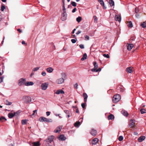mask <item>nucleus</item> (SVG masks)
I'll list each match as a JSON object with an SVG mask.
<instances>
[{
    "label": "nucleus",
    "instance_id": "nucleus-9",
    "mask_svg": "<svg viewBox=\"0 0 146 146\" xmlns=\"http://www.w3.org/2000/svg\"><path fill=\"white\" fill-rule=\"evenodd\" d=\"M67 14L66 13H63L61 17V20L62 21H64L67 19Z\"/></svg>",
    "mask_w": 146,
    "mask_h": 146
},
{
    "label": "nucleus",
    "instance_id": "nucleus-50",
    "mask_svg": "<svg viewBox=\"0 0 146 146\" xmlns=\"http://www.w3.org/2000/svg\"><path fill=\"white\" fill-rule=\"evenodd\" d=\"M4 78V77L3 76H1L0 78V82L1 83L3 82V80Z\"/></svg>",
    "mask_w": 146,
    "mask_h": 146
},
{
    "label": "nucleus",
    "instance_id": "nucleus-20",
    "mask_svg": "<svg viewBox=\"0 0 146 146\" xmlns=\"http://www.w3.org/2000/svg\"><path fill=\"white\" fill-rule=\"evenodd\" d=\"M133 47V45L132 44H129L127 46V49L128 50H130Z\"/></svg>",
    "mask_w": 146,
    "mask_h": 146
},
{
    "label": "nucleus",
    "instance_id": "nucleus-17",
    "mask_svg": "<svg viewBox=\"0 0 146 146\" xmlns=\"http://www.w3.org/2000/svg\"><path fill=\"white\" fill-rule=\"evenodd\" d=\"M126 70V72L128 73H131L132 72V68L131 67L127 68Z\"/></svg>",
    "mask_w": 146,
    "mask_h": 146
},
{
    "label": "nucleus",
    "instance_id": "nucleus-19",
    "mask_svg": "<svg viewBox=\"0 0 146 146\" xmlns=\"http://www.w3.org/2000/svg\"><path fill=\"white\" fill-rule=\"evenodd\" d=\"M145 138V137L144 136H141L139 137L138 139L139 142H141L144 140Z\"/></svg>",
    "mask_w": 146,
    "mask_h": 146
},
{
    "label": "nucleus",
    "instance_id": "nucleus-55",
    "mask_svg": "<svg viewBox=\"0 0 146 146\" xmlns=\"http://www.w3.org/2000/svg\"><path fill=\"white\" fill-rule=\"evenodd\" d=\"M37 111V110H35L33 111V114H32L31 115L33 116V115H34L35 113L36 114H37V112H36Z\"/></svg>",
    "mask_w": 146,
    "mask_h": 146
},
{
    "label": "nucleus",
    "instance_id": "nucleus-25",
    "mask_svg": "<svg viewBox=\"0 0 146 146\" xmlns=\"http://www.w3.org/2000/svg\"><path fill=\"white\" fill-rule=\"evenodd\" d=\"M83 96L85 102H86L87 101V98H88V95L86 93H84L83 94Z\"/></svg>",
    "mask_w": 146,
    "mask_h": 146
},
{
    "label": "nucleus",
    "instance_id": "nucleus-40",
    "mask_svg": "<svg viewBox=\"0 0 146 146\" xmlns=\"http://www.w3.org/2000/svg\"><path fill=\"white\" fill-rule=\"evenodd\" d=\"M103 55L104 57L107 58H109L110 57L109 56L108 54H104Z\"/></svg>",
    "mask_w": 146,
    "mask_h": 146
},
{
    "label": "nucleus",
    "instance_id": "nucleus-53",
    "mask_svg": "<svg viewBox=\"0 0 146 146\" xmlns=\"http://www.w3.org/2000/svg\"><path fill=\"white\" fill-rule=\"evenodd\" d=\"M139 11V9L137 8H135V13H138Z\"/></svg>",
    "mask_w": 146,
    "mask_h": 146
},
{
    "label": "nucleus",
    "instance_id": "nucleus-61",
    "mask_svg": "<svg viewBox=\"0 0 146 146\" xmlns=\"http://www.w3.org/2000/svg\"><path fill=\"white\" fill-rule=\"evenodd\" d=\"M22 43L23 44H26V45H27V44L25 43V42L24 41H23L22 42Z\"/></svg>",
    "mask_w": 146,
    "mask_h": 146
},
{
    "label": "nucleus",
    "instance_id": "nucleus-48",
    "mask_svg": "<svg viewBox=\"0 0 146 146\" xmlns=\"http://www.w3.org/2000/svg\"><path fill=\"white\" fill-rule=\"evenodd\" d=\"M61 75H62V76L64 78H65L66 76L65 73L64 72L62 73H61Z\"/></svg>",
    "mask_w": 146,
    "mask_h": 146
},
{
    "label": "nucleus",
    "instance_id": "nucleus-35",
    "mask_svg": "<svg viewBox=\"0 0 146 146\" xmlns=\"http://www.w3.org/2000/svg\"><path fill=\"white\" fill-rule=\"evenodd\" d=\"M140 111L141 114H143L146 113V110L144 109H141Z\"/></svg>",
    "mask_w": 146,
    "mask_h": 146
},
{
    "label": "nucleus",
    "instance_id": "nucleus-31",
    "mask_svg": "<svg viewBox=\"0 0 146 146\" xmlns=\"http://www.w3.org/2000/svg\"><path fill=\"white\" fill-rule=\"evenodd\" d=\"M141 26L143 28H145L146 27V22H143V23L141 24Z\"/></svg>",
    "mask_w": 146,
    "mask_h": 146
},
{
    "label": "nucleus",
    "instance_id": "nucleus-44",
    "mask_svg": "<svg viewBox=\"0 0 146 146\" xmlns=\"http://www.w3.org/2000/svg\"><path fill=\"white\" fill-rule=\"evenodd\" d=\"M77 40L76 38V39H72L71 40V41L73 43H75L76 42Z\"/></svg>",
    "mask_w": 146,
    "mask_h": 146
},
{
    "label": "nucleus",
    "instance_id": "nucleus-14",
    "mask_svg": "<svg viewBox=\"0 0 146 146\" xmlns=\"http://www.w3.org/2000/svg\"><path fill=\"white\" fill-rule=\"evenodd\" d=\"M34 84V83L32 82H26L25 85L26 86H33Z\"/></svg>",
    "mask_w": 146,
    "mask_h": 146
},
{
    "label": "nucleus",
    "instance_id": "nucleus-23",
    "mask_svg": "<svg viewBox=\"0 0 146 146\" xmlns=\"http://www.w3.org/2000/svg\"><path fill=\"white\" fill-rule=\"evenodd\" d=\"M109 3L111 7H112L114 5V2L113 0H108Z\"/></svg>",
    "mask_w": 146,
    "mask_h": 146
},
{
    "label": "nucleus",
    "instance_id": "nucleus-52",
    "mask_svg": "<svg viewBox=\"0 0 146 146\" xmlns=\"http://www.w3.org/2000/svg\"><path fill=\"white\" fill-rule=\"evenodd\" d=\"M79 46L81 49H83L84 48V45L83 44H80L79 45Z\"/></svg>",
    "mask_w": 146,
    "mask_h": 146
},
{
    "label": "nucleus",
    "instance_id": "nucleus-41",
    "mask_svg": "<svg viewBox=\"0 0 146 146\" xmlns=\"http://www.w3.org/2000/svg\"><path fill=\"white\" fill-rule=\"evenodd\" d=\"M39 68H40L39 67L35 68L33 69V71H35V72L36 71H37L38 70H39Z\"/></svg>",
    "mask_w": 146,
    "mask_h": 146
},
{
    "label": "nucleus",
    "instance_id": "nucleus-16",
    "mask_svg": "<svg viewBox=\"0 0 146 146\" xmlns=\"http://www.w3.org/2000/svg\"><path fill=\"white\" fill-rule=\"evenodd\" d=\"M15 115H16L15 113L13 111H12L10 112V118H12L14 116H15Z\"/></svg>",
    "mask_w": 146,
    "mask_h": 146
},
{
    "label": "nucleus",
    "instance_id": "nucleus-1",
    "mask_svg": "<svg viewBox=\"0 0 146 146\" xmlns=\"http://www.w3.org/2000/svg\"><path fill=\"white\" fill-rule=\"evenodd\" d=\"M54 136L52 135L49 137L48 138L44 141V143L46 146H54L53 139Z\"/></svg>",
    "mask_w": 146,
    "mask_h": 146
},
{
    "label": "nucleus",
    "instance_id": "nucleus-38",
    "mask_svg": "<svg viewBox=\"0 0 146 146\" xmlns=\"http://www.w3.org/2000/svg\"><path fill=\"white\" fill-rule=\"evenodd\" d=\"M97 70V69H96V68L94 67V68H93V69H92L91 70L93 72H98V70Z\"/></svg>",
    "mask_w": 146,
    "mask_h": 146
},
{
    "label": "nucleus",
    "instance_id": "nucleus-12",
    "mask_svg": "<svg viewBox=\"0 0 146 146\" xmlns=\"http://www.w3.org/2000/svg\"><path fill=\"white\" fill-rule=\"evenodd\" d=\"M115 19L116 21H118L119 22H120L121 21V17L119 15H115Z\"/></svg>",
    "mask_w": 146,
    "mask_h": 146
},
{
    "label": "nucleus",
    "instance_id": "nucleus-13",
    "mask_svg": "<svg viewBox=\"0 0 146 146\" xmlns=\"http://www.w3.org/2000/svg\"><path fill=\"white\" fill-rule=\"evenodd\" d=\"M58 139L61 141H64L66 140V137L63 135H61L58 138Z\"/></svg>",
    "mask_w": 146,
    "mask_h": 146
},
{
    "label": "nucleus",
    "instance_id": "nucleus-62",
    "mask_svg": "<svg viewBox=\"0 0 146 146\" xmlns=\"http://www.w3.org/2000/svg\"><path fill=\"white\" fill-rule=\"evenodd\" d=\"M76 30V29H73L72 31V33L74 34L75 33V31Z\"/></svg>",
    "mask_w": 146,
    "mask_h": 146
},
{
    "label": "nucleus",
    "instance_id": "nucleus-49",
    "mask_svg": "<svg viewBox=\"0 0 146 146\" xmlns=\"http://www.w3.org/2000/svg\"><path fill=\"white\" fill-rule=\"evenodd\" d=\"M85 40H89V36H87V35L85 36Z\"/></svg>",
    "mask_w": 146,
    "mask_h": 146
},
{
    "label": "nucleus",
    "instance_id": "nucleus-30",
    "mask_svg": "<svg viewBox=\"0 0 146 146\" xmlns=\"http://www.w3.org/2000/svg\"><path fill=\"white\" fill-rule=\"evenodd\" d=\"M34 146H38L40 145L39 142H34L33 143Z\"/></svg>",
    "mask_w": 146,
    "mask_h": 146
},
{
    "label": "nucleus",
    "instance_id": "nucleus-39",
    "mask_svg": "<svg viewBox=\"0 0 146 146\" xmlns=\"http://www.w3.org/2000/svg\"><path fill=\"white\" fill-rule=\"evenodd\" d=\"M5 6L4 5H2L1 7V11H3L5 9Z\"/></svg>",
    "mask_w": 146,
    "mask_h": 146
},
{
    "label": "nucleus",
    "instance_id": "nucleus-10",
    "mask_svg": "<svg viewBox=\"0 0 146 146\" xmlns=\"http://www.w3.org/2000/svg\"><path fill=\"white\" fill-rule=\"evenodd\" d=\"M90 133L92 135L95 136L97 134V131L96 130L92 129L91 130Z\"/></svg>",
    "mask_w": 146,
    "mask_h": 146
},
{
    "label": "nucleus",
    "instance_id": "nucleus-60",
    "mask_svg": "<svg viewBox=\"0 0 146 146\" xmlns=\"http://www.w3.org/2000/svg\"><path fill=\"white\" fill-rule=\"evenodd\" d=\"M5 103L6 105H9V102L7 101V100H6Z\"/></svg>",
    "mask_w": 146,
    "mask_h": 146
},
{
    "label": "nucleus",
    "instance_id": "nucleus-64",
    "mask_svg": "<svg viewBox=\"0 0 146 146\" xmlns=\"http://www.w3.org/2000/svg\"><path fill=\"white\" fill-rule=\"evenodd\" d=\"M97 70H98V72H100L101 71V69L100 68H99L98 69H97Z\"/></svg>",
    "mask_w": 146,
    "mask_h": 146
},
{
    "label": "nucleus",
    "instance_id": "nucleus-37",
    "mask_svg": "<svg viewBox=\"0 0 146 146\" xmlns=\"http://www.w3.org/2000/svg\"><path fill=\"white\" fill-rule=\"evenodd\" d=\"M3 120H5V121H6L7 119L5 118L4 117L2 116L0 117V121H3Z\"/></svg>",
    "mask_w": 146,
    "mask_h": 146
},
{
    "label": "nucleus",
    "instance_id": "nucleus-7",
    "mask_svg": "<svg viewBox=\"0 0 146 146\" xmlns=\"http://www.w3.org/2000/svg\"><path fill=\"white\" fill-rule=\"evenodd\" d=\"M135 121L134 120H133L132 119L130 120L129 125L132 128H134L135 126Z\"/></svg>",
    "mask_w": 146,
    "mask_h": 146
},
{
    "label": "nucleus",
    "instance_id": "nucleus-3",
    "mask_svg": "<svg viewBox=\"0 0 146 146\" xmlns=\"http://www.w3.org/2000/svg\"><path fill=\"white\" fill-rule=\"evenodd\" d=\"M121 99V97L119 94H117L113 96L112 99L114 103H116L118 102Z\"/></svg>",
    "mask_w": 146,
    "mask_h": 146
},
{
    "label": "nucleus",
    "instance_id": "nucleus-27",
    "mask_svg": "<svg viewBox=\"0 0 146 146\" xmlns=\"http://www.w3.org/2000/svg\"><path fill=\"white\" fill-rule=\"evenodd\" d=\"M121 113L124 116H127L128 115L127 112L125 110H122L121 111Z\"/></svg>",
    "mask_w": 146,
    "mask_h": 146
},
{
    "label": "nucleus",
    "instance_id": "nucleus-21",
    "mask_svg": "<svg viewBox=\"0 0 146 146\" xmlns=\"http://www.w3.org/2000/svg\"><path fill=\"white\" fill-rule=\"evenodd\" d=\"M53 68L51 67H48L47 68L46 71H47L49 73H51L53 71Z\"/></svg>",
    "mask_w": 146,
    "mask_h": 146
},
{
    "label": "nucleus",
    "instance_id": "nucleus-11",
    "mask_svg": "<svg viewBox=\"0 0 146 146\" xmlns=\"http://www.w3.org/2000/svg\"><path fill=\"white\" fill-rule=\"evenodd\" d=\"M62 127V126H59L57 127L55 130H54V132L56 133H59L61 130Z\"/></svg>",
    "mask_w": 146,
    "mask_h": 146
},
{
    "label": "nucleus",
    "instance_id": "nucleus-6",
    "mask_svg": "<svg viewBox=\"0 0 146 146\" xmlns=\"http://www.w3.org/2000/svg\"><path fill=\"white\" fill-rule=\"evenodd\" d=\"M48 86V82H45L42 83L41 85V89L42 90H46Z\"/></svg>",
    "mask_w": 146,
    "mask_h": 146
},
{
    "label": "nucleus",
    "instance_id": "nucleus-8",
    "mask_svg": "<svg viewBox=\"0 0 146 146\" xmlns=\"http://www.w3.org/2000/svg\"><path fill=\"white\" fill-rule=\"evenodd\" d=\"M64 82V80L63 78H60L58 79L56 83L58 84H61L63 83Z\"/></svg>",
    "mask_w": 146,
    "mask_h": 146
},
{
    "label": "nucleus",
    "instance_id": "nucleus-63",
    "mask_svg": "<svg viewBox=\"0 0 146 146\" xmlns=\"http://www.w3.org/2000/svg\"><path fill=\"white\" fill-rule=\"evenodd\" d=\"M17 30L20 33H21L22 32V31L19 29H18Z\"/></svg>",
    "mask_w": 146,
    "mask_h": 146
},
{
    "label": "nucleus",
    "instance_id": "nucleus-29",
    "mask_svg": "<svg viewBox=\"0 0 146 146\" xmlns=\"http://www.w3.org/2000/svg\"><path fill=\"white\" fill-rule=\"evenodd\" d=\"M127 26L131 28L133 27L132 23L131 21L128 22Z\"/></svg>",
    "mask_w": 146,
    "mask_h": 146
},
{
    "label": "nucleus",
    "instance_id": "nucleus-28",
    "mask_svg": "<svg viewBox=\"0 0 146 146\" xmlns=\"http://www.w3.org/2000/svg\"><path fill=\"white\" fill-rule=\"evenodd\" d=\"M80 125V123L79 121L76 122L74 124V126L76 127H78Z\"/></svg>",
    "mask_w": 146,
    "mask_h": 146
},
{
    "label": "nucleus",
    "instance_id": "nucleus-54",
    "mask_svg": "<svg viewBox=\"0 0 146 146\" xmlns=\"http://www.w3.org/2000/svg\"><path fill=\"white\" fill-rule=\"evenodd\" d=\"M78 83H76L74 86V87L76 89L78 88Z\"/></svg>",
    "mask_w": 146,
    "mask_h": 146
},
{
    "label": "nucleus",
    "instance_id": "nucleus-47",
    "mask_svg": "<svg viewBox=\"0 0 146 146\" xmlns=\"http://www.w3.org/2000/svg\"><path fill=\"white\" fill-rule=\"evenodd\" d=\"M41 74L42 76H46V73L45 72L43 71L41 73Z\"/></svg>",
    "mask_w": 146,
    "mask_h": 146
},
{
    "label": "nucleus",
    "instance_id": "nucleus-36",
    "mask_svg": "<svg viewBox=\"0 0 146 146\" xmlns=\"http://www.w3.org/2000/svg\"><path fill=\"white\" fill-rule=\"evenodd\" d=\"M93 64L94 66V68H96V69H97L98 66V64L96 63V62H93Z\"/></svg>",
    "mask_w": 146,
    "mask_h": 146
},
{
    "label": "nucleus",
    "instance_id": "nucleus-43",
    "mask_svg": "<svg viewBox=\"0 0 146 146\" xmlns=\"http://www.w3.org/2000/svg\"><path fill=\"white\" fill-rule=\"evenodd\" d=\"M71 4L73 6L76 7V3L75 2L72 1L71 2Z\"/></svg>",
    "mask_w": 146,
    "mask_h": 146
},
{
    "label": "nucleus",
    "instance_id": "nucleus-59",
    "mask_svg": "<svg viewBox=\"0 0 146 146\" xmlns=\"http://www.w3.org/2000/svg\"><path fill=\"white\" fill-rule=\"evenodd\" d=\"M81 31H78L76 33V34L78 35L81 33Z\"/></svg>",
    "mask_w": 146,
    "mask_h": 146
},
{
    "label": "nucleus",
    "instance_id": "nucleus-2",
    "mask_svg": "<svg viewBox=\"0 0 146 146\" xmlns=\"http://www.w3.org/2000/svg\"><path fill=\"white\" fill-rule=\"evenodd\" d=\"M39 121L40 122H52V120L51 119L43 117H41L39 118Z\"/></svg>",
    "mask_w": 146,
    "mask_h": 146
},
{
    "label": "nucleus",
    "instance_id": "nucleus-26",
    "mask_svg": "<svg viewBox=\"0 0 146 146\" xmlns=\"http://www.w3.org/2000/svg\"><path fill=\"white\" fill-rule=\"evenodd\" d=\"M114 115L112 114H110L108 116V119L109 120H112L114 119Z\"/></svg>",
    "mask_w": 146,
    "mask_h": 146
},
{
    "label": "nucleus",
    "instance_id": "nucleus-51",
    "mask_svg": "<svg viewBox=\"0 0 146 146\" xmlns=\"http://www.w3.org/2000/svg\"><path fill=\"white\" fill-rule=\"evenodd\" d=\"M81 106L83 108H84L85 106V103H82L81 104Z\"/></svg>",
    "mask_w": 146,
    "mask_h": 146
},
{
    "label": "nucleus",
    "instance_id": "nucleus-18",
    "mask_svg": "<svg viewBox=\"0 0 146 146\" xmlns=\"http://www.w3.org/2000/svg\"><path fill=\"white\" fill-rule=\"evenodd\" d=\"M55 93L57 94H63L64 93V92L62 90H57Z\"/></svg>",
    "mask_w": 146,
    "mask_h": 146
},
{
    "label": "nucleus",
    "instance_id": "nucleus-42",
    "mask_svg": "<svg viewBox=\"0 0 146 146\" xmlns=\"http://www.w3.org/2000/svg\"><path fill=\"white\" fill-rule=\"evenodd\" d=\"M63 13H66V8L65 7V5H63Z\"/></svg>",
    "mask_w": 146,
    "mask_h": 146
},
{
    "label": "nucleus",
    "instance_id": "nucleus-24",
    "mask_svg": "<svg viewBox=\"0 0 146 146\" xmlns=\"http://www.w3.org/2000/svg\"><path fill=\"white\" fill-rule=\"evenodd\" d=\"M98 1L100 2V4H101L102 6H103L104 8L105 9H106V7H105L104 6V3L102 0H98Z\"/></svg>",
    "mask_w": 146,
    "mask_h": 146
},
{
    "label": "nucleus",
    "instance_id": "nucleus-15",
    "mask_svg": "<svg viewBox=\"0 0 146 146\" xmlns=\"http://www.w3.org/2000/svg\"><path fill=\"white\" fill-rule=\"evenodd\" d=\"M98 139L97 138H95L93 139L92 141V144L93 145L96 144L98 141Z\"/></svg>",
    "mask_w": 146,
    "mask_h": 146
},
{
    "label": "nucleus",
    "instance_id": "nucleus-56",
    "mask_svg": "<svg viewBox=\"0 0 146 146\" xmlns=\"http://www.w3.org/2000/svg\"><path fill=\"white\" fill-rule=\"evenodd\" d=\"M94 22H95V21L96 22L98 20L97 18L96 17V16H94Z\"/></svg>",
    "mask_w": 146,
    "mask_h": 146
},
{
    "label": "nucleus",
    "instance_id": "nucleus-46",
    "mask_svg": "<svg viewBox=\"0 0 146 146\" xmlns=\"http://www.w3.org/2000/svg\"><path fill=\"white\" fill-rule=\"evenodd\" d=\"M21 113V111H17L16 113H15L16 115H15V116H18L19 114L20 113Z\"/></svg>",
    "mask_w": 146,
    "mask_h": 146
},
{
    "label": "nucleus",
    "instance_id": "nucleus-34",
    "mask_svg": "<svg viewBox=\"0 0 146 146\" xmlns=\"http://www.w3.org/2000/svg\"><path fill=\"white\" fill-rule=\"evenodd\" d=\"M28 121L27 120L24 119L22 120L21 121V123L23 125H25L26 124Z\"/></svg>",
    "mask_w": 146,
    "mask_h": 146
},
{
    "label": "nucleus",
    "instance_id": "nucleus-58",
    "mask_svg": "<svg viewBox=\"0 0 146 146\" xmlns=\"http://www.w3.org/2000/svg\"><path fill=\"white\" fill-rule=\"evenodd\" d=\"M76 8H75L74 9H73L72 10V12L73 13H74L76 11Z\"/></svg>",
    "mask_w": 146,
    "mask_h": 146
},
{
    "label": "nucleus",
    "instance_id": "nucleus-22",
    "mask_svg": "<svg viewBox=\"0 0 146 146\" xmlns=\"http://www.w3.org/2000/svg\"><path fill=\"white\" fill-rule=\"evenodd\" d=\"M87 54L86 53H85L83 54L82 58H81V60L82 61H83L86 60L87 58Z\"/></svg>",
    "mask_w": 146,
    "mask_h": 146
},
{
    "label": "nucleus",
    "instance_id": "nucleus-57",
    "mask_svg": "<svg viewBox=\"0 0 146 146\" xmlns=\"http://www.w3.org/2000/svg\"><path fill=\"white\" fill-rule=\"evenodd\" d=\"M50 112L49 111H47L46 112V115L47 116H49L50 114Z\"/></svg>",
    "mask_w": 146,
    "mask_h": 146
},
{
    "label": "nucleus",
    "instance_id": "nucleus-5",
    "mask_svg": "<svg viewBox=\"0 0 146 146\" xmlns=\"http://www.w3.org/2000/svg\"><path fill=\"white\" fill-rule=\"evenodd\" d=\"M23 100L26 103H29L31 101V98L28 96H24L23 97Z\"/></svg>",
    "mask_w": 146,
    "mask_h": 146
},
{
    "label": "nucleus",
    "instance_id": "nucleus-33",
    "mask_svg": "<svg viewBox=\"0 0 146 146\" xmlns=\"http://www.w3.org/2000/svg\"><path fill=\"white\" fill-rule=\"evenodd\" d=\"M64 111L65 113H66L67 115L70 114L71 113V112L68 110H65Z\"/></svg>",
    "mask_w": 146,
    "mask_h": 146
},
{
    "label": "nucleus",
    "instance_id": "nucleus-32",
    "mask_svg": "<svg viewBox=\"0 0 146 146\" xmlns=\"http://www.w3.org/2000/svg\"><path fill=\"white\" fill-rule=\"evenodd\" d=\"M82 20V17H78L76 18V21H77L78 23H79Z\"/></svg>",
    "mask_w": 146,
    "mask_h": 146
},
{
    "label": "nucleus",
    "instance_id": "nucleus-45",
    "mask_svg": "<svg viewBox=\"0 0 146 146\" xmlns=\"http://www.w3.org/2000/svg\"><path fill=\"white\" fill-rule=\"evenodd\" d=\"M119 140L121 141H122L123 139V137L122 136H120L119 137Z\"/></svg>",
    "mask_w": 146,
    "mask_h": 146
},
{
    "label": "nucleus",
    "instance_id": "nucleus-4",
    "mask_svg": "<svg viewBox=\"0 0 146 146\" xmlns=\"http://www.w3.org/2000/svg\"><path fill=\"white\" fill-rule=\"evenodd\" d=\"M26 79V78H22L20 79L18 82V84L19 86H21L24 85H25Z\"/></svg>",
    "mask_w": 146,
    "mask_h": 146
}]
</instances>
